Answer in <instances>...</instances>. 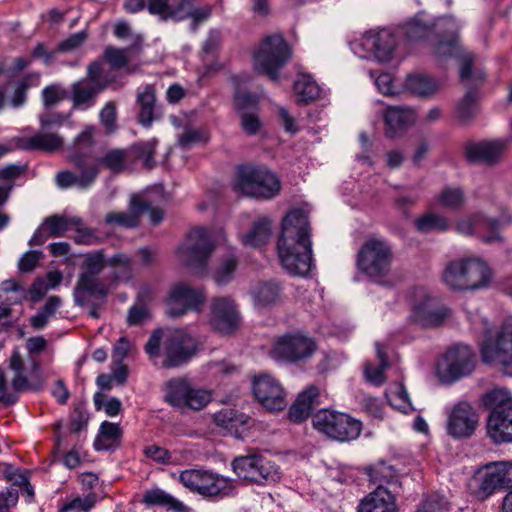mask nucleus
I'll list each match as a JSON object with an SVG mask.
<instances>
[{
	"instance_id": "6",
	"label": "nucleus",
	"mask_w": 512,
	"mask_h": 512,
	"mask_svg": "<svg viewBox=\"0 0 512 512\" xmlns=\"http://www.w3.org/2000/svg\"><path fill=\"white\" fill-rule=\"evenodd\" d=\"M233 187L245 196L268 200L279 194L281 183L268 168L247 164L238 167Z\"/></svg>"
},
{
	"instance_id": "61",
	"label": "nucleus",
	"mask_w": 512,
	"mask_h": 512,
	"mask_svg": "<svg viewBox=\"0 0 512 512\" xmlns=\"http://www.w3.org/2000/svg\"><path fill=\"white\" fill-rule=\"evenodd\" d=\"M157 140L152 139L147 142L135 144L133 151L135 152L136 158L143 161V164L147 168H152L155 165L154 154L157 146Z\"/></svg>"
},
{
	"instance_id": "42",
	"label": "nucleus",
	"mask_w": 512,
	"mask_h": 512,
	"mask_svg": "<svg viewBox=\"0 0 512 512\" xmlns=\"http://www.w3.org/2000/svg\"><path fill=\"white\" fill-rule=\"evenodd\" d=\"M214 423L228 431L237 432L239 427L248 425L250 417L232 408H224L213 415Z\"/></svg>"
},
{
	"instance_id": "9",
	"label": "nucleus",
	"mask_w": 512,
	"mask_h": 512,
	"mask_svg": "<svg viewBox=\"0 0 512 512\" xmlns=\"http://www.w3.org/2000/svg\"><path fill=\"white\" fill-rule=\"evenodd\" d=\"M291 58V51L282 36L266 37L254 53V69L259 74L267 75L271 80L278 79V71Z\"/></svg>"
},
{
	"instance_id": "31",
	"label": "nucleus",
	"mask_w": 512,
	"mask_h": 512,
	"mask_svg": "<svg viewBox=\"0 0 512 512\" xmlns=\"http://www.w3.org/2000/svg\"><path fill=\"white\" fill-rule=\"evenodd\" d=\"M456 231L463 236L477 237L482 242L483 236L490 232V216L482 212L462 216L456 222Z\"/></svg>"
},
{
	"instance_id": "5",
	"label": "nucleus",
	"mask_w": 512,
	"mask_h": 512,
	"mask_svg": "<svg viewBox=\"0 0 512 512\" xmlns=\"http://www.w3.org/2000/svg\"><path fill=\"white\" fill-rule=\"evenodd\" d=\"M178 480L189 491L207 499L219 500L236 493L233 479L205 468L181 471Z\"/></svg>"
},
{
	"instance_id": "58",
	"label": "nucleus",
	"mask_w": 512,
	"mask_h": 512,
	"mask_svg": "<svg viewBox=\"0 0 512 512\" xmlns=\"http://www.w3.org/2000/svg\"><path fill=\"white\" fill-rule=\"evenodd\" d=\"M96 495L90 493L84 497H74L67 500L60 508L59 512H89L96 505Z\"/></svg>"
},
{
	"instance_id": "16",
	"label": "nucleus",
	"mask_w": 512,
	"mask_h": 512,
	"mask_svg": "<svg viewBox=\"0 0 512 512\" xmlns=\"http://www.w3.org/2000/svg\"><path fill=\"white\" fill-rule=\"evenodd\" d=\"M448 313V309L432 299L426 289L417 287L412 290L410 318L417 325L424 328L439 326Z\"/></svg>"
},
{
	"instance_id": "60",
	"label": "nucleus",
	"mask_w": 512,
	"mask_h": 512,
	"mask_svg": "<svg viewBox=\"0 0 512 512\" xmlns=\"http://www.w3.org/2000/svg\"><path fill=\"white\" fill-rule=\"evenodd\" d=\"M68 91L60 84H51L42 90V102L46 108H51L67 99Z\"/></svg>"
},
{
	"instance_id": "22",
	"label": "nucleus",
	"mask_w": 512,
	"mask_h": 512,
	"mask_svg": "<svg viewBox=\"0 0 512 512\" xmlns=\"http://www.w3.org/2000/svg\"><path fill=\"white\" fill-rule=\"evenodd\" d=\"M210 323L220 333L230 334L240 325L237 305L230 297H218L211 303Z\"/></svg>"
},
{
	"instance_id": "8",
	"label": "nucleus",
	"mask_w": 512,
	"mask_h": 512,
	"mask_svg": "<svg viewBox=\"0 0 512 512\" xmlns=\"http://www.w3.org/2000/svg\"><path fill=\"white\" fill-rule=\"evenodd\" d=\"M486 403L492 411L487 421V435L495 444L512 442V396L509 391L496 388L486 394Z\"/></svg>"
},
{
	"instance_id": "52",
	"label": "nucleus",
	"mask_w": 512,
	"mask_h": 512,
	"mask_svg": "<svg viewBox=\"0 0 512 512\" xmlns=\"http://www.w3.org/2000/svg\"><path fill=\"white\" fill-rule=\"evenodd\" d=\"M386 397L393 408L404 414H408L414 410L408 392L402 384H397L395 387L391 388L386 393Z\"/></svg>"
},
{
	"instance_id": "34",
	"label": "nucleus",
	"mask_w": 512,
	"mask_h": 512,
	"mask_svg": "<svg viewBox=\"0 0 512 512\" xmlns=\"http://www.w3.org/2000/svg\"><path fill=\"white\" fill-rule=\"evenodd\" d=\"M319 395L320 391L316 386H309L301 392L290 407L289 418L298 423L307 419L319 404Z\"/></svg>"
},
{
	"instance_id": "56",
	"label": "nucleus",
	"mask_w": 512,
	"mask_h": 512,
	"mask_svg": "<svg viewBox=\"0 0 512 512\" xmlns=\"http://www.w3.org/2000/svg\"><path fill=\"white\" fill-rule=\"evenodd\" d=\"M40 83V74L31 73L26 75L22 80L17 83L14 94L11 97V104L14 107H20L26 101V94L31 86H37Z\"/></svg>"
},
{
	"instance_id": "25",
	"label": "nucleus",
	"mask_w": 512,
	"mask_h": 512,
	"mask_svg": "<svg viewBox=\"0 0 512 512\" xmlns=\"http://www.w3.org/2000/svg\"><path fill=\"white\" fill-rule=\"evenodd\" d=\"M479 422L477 412L466 402H460L451 411L447 421V432L450 436L461 439L470 437Z\"/></svg>"
},
{
	"instance_id": "35",
	"label": "nucleus",
	"mask_w": 512,
	"mask_h": 512,
	"mask_svg": "<svg viewBox=\"0 0 512 512\" xmlns=\"http://www.w3.org/2000/svg\"><path fill=\"white\" fill-rule=\"evenodd\" d=\"M319 395L320 391L316 386H309L301 392L290 407L289 418L298 423L307 419L319 404Z\"/></svg>"
},
{
	"instance_id": "18",
	"label": "nucleus",
	"mask_w": 512,
	"mask_h": 512,
	"mask_svg": "<svg viewBox=\"0 0 512 512\" xmlns=\"http://www.w3.org/2000/svg\"><path fill=\"white\" fill-rule=\"evenodd\" d=\"M316 350L314 339L300 334H287L276 340L271 356L276 360L297 362L310 358Z\"/></svg>"
},
{
	"instance_id": "63",
	"label": "nucleus",
	"mask_w": 512,
	"mask_h": 512,
	"mask_svg": "<svg viewBox=\"0 0 512 512\" xmlns=\"http://www.w3.org/2000/svg\"><path fill=\"white\" fill-rule=\"evenodd\" d=\"M208 133L204 129H186L178 137V144L182 148H189L195 144L205 143L208 141Z\"/></svg>"
},
{
	"instance_id": "26",
	"label": "nucleus",
	"mask_w": 512,
	"mask_h": 512,
	"mask_svg": "<svg viewBox=\"0 0 512 512\" xmlns=\"http://www.w3.org/2000/svg\"><path fill=\"white\" fill-rule=\"evenodd\" d=\"M108 86V82L94 83L90 80L80 79L71 86L70 99L74 108L89 109L96 104V98Z\"/></svg>"
},
{
	"instance_id": "27",
	"label": "nucleus",
	"mask_w": 512,
	"mask_h": 512,
	"mask_svg": "<svg viewBox=\"0 0 512 512\" xmlns=\"http://www.w3.org/2000/svg\"><path fill=\"white\" fill-rule=\"evenodd\" d=\"M357 512H398V506L395 496L387 488L376 487L360 500Z\"/></svg>"
},
{
	"instance_id": "37",
	"label": "nucleus",
	"mask_w": 512,
	"mask_h": 512,
	"mask_svg": "<svg viewBox=\"0 0 512 512\" xmlns=\"http://www.w3.org/2000/svg\"><path fill=\"white\" fill-rule=\"evenodd\" d=\"M386 135L395 137L398 133L406 130L415 121L414 111L407 107L391 106L384 114Z\"/></svg>"
},
{
	"instance_id": "64",
	"label": "nucleus",
	"mask_w": 512,
	"mask_h": 512,
	"mask_svg": "<svg viewBox=\"0 0 512 512\" xmlns=\"http://www.w3.org/2000/svg\"><path fill=\"white\" fill-rule=\"evenodd\" d=\"M99 119L107 133H112L116 130L117 110L115 102L109 101L105 104L100 110Z\"/></svg>"
},
{
	"instance_id": "20",
	"label": "nucleus",
	"mask_w": 512,
	"mask_h": 512,
	"mask_svg": "<svg viewBox=\"0 0 512 512\" xmlns=\"http://www.w3.org/2000/svg\"><path fill=\"white\" fill-rule=\"evenodd\" d=\"M256 399L269 411H281L286 405V392L280 382L269 374H260L253 379Z\"/></svg>"
},
{
	"instance_id": "29",
	"label": "nucleus",
	"mask_w": 512,
	"mask_h": 512,
	"mask_svg": "<svg viewBox=\"0 0 512 512\" xmlns=\"http://www.w3.org/2000/svg\"><path fill=\"white\" fill-rule=\"evenodd\" d=\"M503 151L501 141L471 143L465 147V156L469 162L492 164L501 158Z\"/></svg>"
},
{
	"instance_id": "13",
	"label": "nucleus",
	"mask_w": 512,
	"mask_h": 512,
	"mask_svg": "<svg viewBox=\"0 0 512 512\" xmlns=\"http://www.w3.org/2000/svg\"><path fill=\"white\" fill-rule=\"evenodd\" d=\"M105 266L102 252H92L85 255L83 267L74 290V301L77 305H84L92 298H106V290L98 279V274Z\"/></svg>"
},
{
	"instance_id": "24",
	"label": "nucleus",
	"mask_w": 512,
	"mask_h": 512,
	"mask_svg": "<svg viewBox=\"0 0 512 512\" xmlns=\"http://www.w3.org/2000/svg\"><path fill=\"white\" fill-rule=\"evenodd\" d=\"M485 469L478 487L481 500L488 498L498 489L512 487V463H489Z\"/></svg>"
},
{
	"instance_id": "62",
	"label": "nucleus",
	"mask_w": 512,
	"mask_h": 512,
	"mask_svg": "<svg viewBox=\"0 0 512 512\" xmlns=\"http://www.w3.org/2000/svg\"><path fill=\"white\" fill-rule=\"evenodd\" d=\"M403 30L408 40L416 41L424 38L428 34L430 26L425 24L420 18V15H418L414 19L405 23Z\"/></svg>"
},
{
	"instance_id": "15",
	"label": "nucleus",
	"mask_w": 512,
	"mask_h": 512,
	"mask_svg": "<svg viewBox=\"0 0 512 512\" xmlns=\"http://www.w3.org/2000/svg\"><path fill=\"white\" fill-rule=\"evenodd\" d=\"M480 351L485 363L501 366L512 364V316L507 317L501 329L495 333L486 329Z\"/></svg>"
},
{
	"instance_id": "1",
	"label": "nucleus",
	"mask_w": 512,
	"mask_h": 512,
	"mask_svg": "<svg viewBox=\"0 0 512 512\" xmlns=\"http://www.w3.org/2000/svg\"><path fill=\"white\" fill-rule=\"evenodd\" d=\"M445 29L435 47V56L439 60L454 57L459 60V76L466 92L458 104V115L463 120L470 119L475 113V103L479 97L477 87L485 79V71L476 65V56L462 49L458 40L459 24L452 17L444 18L439 24Z\"/></svg>"
},
{
	"instance_id": "2",
	"label": "nucleus",
	"mask_w": 512,
	"mask_h": 512,
	"mask_svg": "<svg viewBox=\"0 0 512 512\" xmlns=\"http://www.w3.org/2000/svg\"><path fill=\"white\" fill-rule=\"evenodd\" d=\"M277 251L283 268L290 274H310L314 267L311 226L308 215L303 210L293 209L284 217Z\"/></svg>"
},
{
	"instance_id": "4",
	"label": "nucleus",
	"mask_w": 512,
	"mask_h": 512,
	"mask_svg": "<svg viewBox=\"0 0 512 512\" xmlns=\"http://www.w3.org/2000/svg\"><path fill=\"white\" fill-rule=\"evenodd\" d=\"M442 281L454 291H476L487 288L493 279L489 265L481 258L466 257L448 261L442 271Z\"/></svg>"
},
{
	"instance_id": "45",
	"label": "nucleus",
	"mask_w": 512,
	"mask_h": 512,
	"mask_svg": "<svg viewBox=\"0 0 512 512\" xmlns=\"http://www.w3.org/2000/svg\"><path fill=\"white\" fill-rule=\"evenodd\" d=\"M510 224H512V213L507 207H502L497 217H490V232L483 236L482 242L485 244H502L504 237L500 230Z\"/></svg>"
},
{
	"instance_id": "32",
	"label": "nucleus",
	"mask_w": 512,
	"mask_h": 512,
	"mask_svg": "<svg viewBox=\"0 0 512 512\" xmlns=\"http://www.w3.org/2000/svg\"><path fill=\"white\" fill-rule=\"evenodd\" d=\"M148 202L140 197L133 196L127 212H110L105 217L107 224H115L125 228L136 227L139 217L144 210H148Z\"/></svg>"
},
{
	"instance_id": "53",
	"label": "nucleus",
	"mask_w": 512,
	"mask_h": 512,
	"mask_svg": "<svg viewBox=\"0 0 512 512\" xmlns=\"http://www.w3.org/2000/svg\"><path fill=\"white\" fill-rule=\"evenodd\" d=\"M367 474L371 482L377 487H383V484H391L396 479L395 469L384 462H379L367 469Z\"/></svg>"
},
{
	"instance_id": "12",
	"label": "nucleus",
	"mask_w": 512,
	"mask_h": 512,
	"mask_svg": "<svg viewBox=\"0 0 512 512\" xmlns=\"http://www.w3.org/2000/svg\"><path fill=\"white\" fill-rule=\"evenodd\" d=\"M164 400L181 411H199L211 401L208 390L193 386L186 378H172L165 384Z\"/></svg>"
},
{
	"instance_id": "48",
	"label": "nucleus",
	"mask_w": 512,
	"mask_h": 512,
	"mask_svg": "<svg viewBox=\"0 0 512 512\" xmlns=\"http://www.w3.org/2000/svg\"><path fill=\"white\" fill-rule=\"evenodd\" d=\"M280 292L281 287L277 282L261 283L253 291L254 302L260 307L269 306L279 300Z\"/></svg>"
},
{
	"instance_id": "40",
	"label": "nucleus",
	"mask_w": 512,
	"mask_h": 512,
	"mask_svg": "<svg viewBox=\"0 0 512 512\" xmlns=\"http://www.w3.org/2000/svg\"><path fill=\"white\" fill-rule=\"evenodd\" d=\"M190 4V0H180L177 6L171 7L169 0H147V9L151 15L158 16L161 21L170 19L181 21V12Z\"/></svg>"
},
{
	"instance_id": "57",
	"label": "nucleus",
	"mask_w": 512,
	"mask_h": 512,
	"mask_svg": "<svg viewBox=\"0 0 512 512\" xmlns=\"http://www.w3.org/2000/svg\"><path fill=\"white\" fill-rule=\"evenodd\" d=\"M61 305V298L58 296H52L50 297L46 304L44 305L43 309L39 311L36 315H34L30 323L35 329H42L44 328L48 320L51 316L55 314L57 309Z\"/></svg>"
},
{
	"instance_id": "54",
	"label": "nucleus",
	"mask_w": 512,
	"mask_h": 512,
	"mask_svg": "<svg viewBox=\"0 0 512 512\" xmlns=\"http://www.w3.org/2000/svg\"><path fill=\"white\" fill-rule=\"evenodd\" d=\"M465 194L460 187H445L438 196V202L441 206L457 210L461 209L465 204Z\"/></svg>"
},
{
	"instance_id": "50",
	"label": "nucleus",
	"mask_w": 512,
	"mask_h": 512,
	"mask_svg": "<svg viewBox=\"0 0 512 512\" xmlns=\"http://www.w3.org/2000/svg\"><path fill=\"white\" fill-rule=\"evenodd\" d=\"M44 229L47 230L50 237H62L71 226H80L81 219L77 217L66 218L59 215H53L43 222Z\"/></svg>"
},
{
	"instance_id": "3",
	"label": "nucleus",
	"mask_w": 512,
	"mask_h": 512,
	"mask_svg": "<svg viewBox=\"0 0 512 512\" xmlns=\"http://www.w3.org/2000/svg\"><path fill=\"white\" fill-rule=\"evenodd\" d=\"M197 341L181 329H155L147 343L145 352L152 361L162 356L164 368L180 367L188 363L197 353Z\"/></svg>"
},
{
	"instance_id": "10",
	"label": "nucleus",
	"mask_w": 512,
	"mask_h": 512,
	"mask_svg": "<svg viewBox=\"0 0 512 512\" xmlns=\"http://www.w3.org/2000/svg\"><path fill=\"white\" fill-rule=\"evenodd\" d=\"M393 260L390 243L381 237H369L357 254V267L369 277H381L388 273Z\"/></svg>"
},
{
	"instance_id": "17",
	"label": "nucleus",
	"mask_w": 512,
	"mask_h": 512,
	"mask_svg": "<svg viewBox=\"0 0 512 512\" xmlns=\"http://www.w3.org/2000/svg\"><path fill=\"white\" fill-rule=\"evenodd\" d=\"M9 367L13 372L11 386L15 392L39 390L44 379L38 361L29 357L25 362L18 350H14L9 360Z\"/></svg>"
},
{
	"instance_id": "14",
	"label": "nucleus",
	"mask_w": 512,
	"mask_h": 512,
	"mask_svg": "<svg viewBox=\"0 0 512 512\" xmlns=\"http://www.w3.org/2000/svg\"><path fill=\"white\" fill-rule=\"evenodd\" d=\"M214 248L212 232L204 227H195L179 246L178 254L187 266L203 272Z\"/></svg>"
},
{
	"instance_id": "49",
	"label": "nucleus",
	"mask_w": 512,
	"mask_h": 512,
	"mask_svg": "<svg viewBox=\"0 0 512 512\" xmlns=\"http://www.w3.org/2000/svg\"><path fill=\"white\" fill-rule=\"evenodd\" d=\"M139 50L140 46L138 43L127 48L107 46L104 50L103 56L114 69H121L129 63L131 54L138 52Z\"/></svg>"
},
{
	"instance_id": "11",
	"label": "nucleus",
	"mask_w": 512,
	"mask_h": 512,
	"mask_svg": "<svg viewBox=\"0 0 512 512\" xmlns=\"http://www.w3.org/2000/svg\"><path fill=\"white\" fill-rule=\"evenodd\" d=\"M313 426L331 439L346 442L359 437L362 424L346 413L329 409L319 410L313 415Z\"/></svg>"
},
{
	"instance_id": "38",
	"label": "nucleus",
	"mask_w": 512,
	"mask_h": 512,
	"mask_svg": "<svg viewBox=\"0 0 512 512\" xmlns=\"http://www.w3.org/2000/svg\"><path fill=\"white\" fill-rule=\"evenodd\" d=\"M63 138L57 133H37L31 137L18 139V148L26 151L42 150L48 153L55 152L63 147Z\"/></svg>"
},
{
	"instance_id": "51",
	"label": "nucleus",
	"mask_w": 512,
	"mask_h": 512,
	"mask_svg": "<svg viewBox=\"0 0 512 512\" xmlns=\"http://www.w3.org/2000/svg\"><path fill=\"white\" fill-rule=\"evenodd\" d=\"M376 352L379 358V366L368 364L365 366V376L369 382L374 385H381L385 381L384 370L389 366L385 347L381 343H376Z\"/></svg>"
},
{
	"instance_id": "36",
	"label": "nucleus",
	"mask_w": 512,
	"mask_h": 512,
	"mask_svg": "<svg viewBox=\"0 0 512 512\" xmlns=\"http://www.w3.org/2000/svg\"><path fill=\"white\" fill-rule=\"evenodd\" d=\"M319 395L320 391L316 386H309L301 392L290 407L289 418L298 423L307 419L319 404Z\"/></svg>"
},
{
	"instance_id": "59",
	"label": "nucleus",
	"mask_w": 512,
	"mask_h": 512,
	"mask_svg": "<svg viewBox=\"0 0 512 512\" xmlns=\"http://www.w3.org/2000/svg\"><path fill=\"white\" fill-rule=\"evenodd\" d=\"M237 264H238V261L234 255L231 254V255H228L227 257H225L222 260L218 269L214 273V276H213L214 281L218 285H223V284L228 283L233 277V273L236 270Z\"/></svg>"
},
{
	"instance_id": "33",
	"label": "nucleus",
	"mask_w": 512,
	"mask_h": 512,
	"mask_svg": "<svg viewBox=\"0 0 512 512\" xmlns=\"http://www.w3.org/2000/svg\"><path fill=\"white\" fill-rule=\"evenodd\" d=\"M319 395L320 391L316 386H309L301 392L290 407L289 418L298 423L307 419L319 404Z\"/></svg>"
},
{
	"instance_id": "44",
	"label": "nucleus",
	"mask_w": 512,
	"mask_h": 512,
	"mask_svg": "<svg viewBox=\"0 0 512 512\" xmlns=\"http://www.w3.org/2000/svg\"><path fill=\"white\" fill-rule=\"evenodd\" d=\"M143 501L148 505H158L173 509L174 512L190 511L182 502L159 488L147 490L143 495Z\"/></svg>"
},
{
	"instance_id": "19",
	"label": "nucleus",
	"mask_w": 512,
	"mask_h": 512,
	"mask_svg": "<svg viewBox=\"0 0 512 512\" xmlns=\"http://www.w3.org/2000/svg\"><path fill=\"white\" fill-rule=\"evenodd\" d=\"M205 302V294L202 289H196L186 283L174 285L170 291L166 313L169 317L183 316L188 310L199 311Z\"/></svg>"
},
{
	"instance_id": "7",
	"label": "nucleus",
	"mask_w": 512,
	"mask_h": 512,
	"mask_svg": "<svg viewBox=\"0 0 512 512\" xmlns=\"http://www.w3.org/2000/svg\"><path fill=\"white\" fill-rule=\"evenodd\" d=\"M231 468L238 478L259 486L271 485L281 479L279 466L254 449L245 455L236 456L231 462Z\"/></svg>"
},
{
	"instance_id": "39",
	"label": "nucleus",
	"mask_w": 512,
	"mask_h": 512,
	"mask_svg": "<svg viewBox=\"0 0 512 512\" xmlns=\"http://www.w3.org/2000/svg\"><path fill=\"white\" fill-rule=\"evenodd\" d=\"M138 121L150 127L156 118V92L152 85H145L137 91Z\"/></svg>"
},
{
	"instance_id": "30",
	"label": "nucleus",
	"mask_w": 512,
	"mask_h": 512,
	"mask_svg": "<svg viewBox=\"0 0 512 512\" xmlns=\"http://www.w3.org/2000/svg\"><path fill=\"white\" fill-rule=\"evenodd\" d=\"M95 132L96 128L90 125L76 137L71 153V160L76 167H89V162L98 161L90 154L95 144Z\"/></svg>"
},
{
	"instance_id": "43",
	"label": "nucleus",
	"mask_w": 512,
	"mask_h": 512,
	"mask_svg": "<svg viewBox=\"0 0 512 512\" xmlns=\"http://www.w3.org/2000/svg\"><path fill=\"white\" fill-rule=\"evenodd\" d=\"M294 92L298 103L308 104L321 94V88L310 75H300L294 83Z\"/></svg>"
},
{
	"instance_id": "23",
	"label": "nucleus",
	"mask_w": 512,
	"mask_h": 512,
	"mask_svg": "<svg viewBox=\"0 0 512 512\" xmlns=\"http://www.w3.org/2000/svg\"><path fill=\"white\" fill-rule=\"evenodd\" d=\"M439 369L444 371L445 376L451 381L470 374L474 369L471 348L463 344L453 346L444 355Z\"/></svg>"
},
{
	"instance_id": "55",
	"label": "nucleus",
	"mask_w": 512,
	"mask_h": 512,
	"mask_svg": "<svg viewBox=\"0 0 512 512\" xmlns=\"http://www.w3.org/2000/svg\"><path fill=\"white\" fill-rule=\"evenodd\" d=\"M415 224L417 229L423 233L444 232L449 229L448 220L444 216L433 213L418 218Z\"/></svg>"
},
{
	"instance_id": "21",
	"label": "nucleus",
	"mask_w": 512,
	"mask_h": 512,
	"mask_svg": "<svg viewBox=\"0 0 512 512\" xmlns=\"http://www.w3.org/2000/svg\"><path fill=\"white\" fill-rule=\"evenodd\" d=\"M396 47L394 34L387 29L367 32L359 44V48L369 52L370 55H361L362 58L373 57L379 63H386L393 57Z\"/></svg>"
},
{
	"instance_id": "41",
	"label": "nucleus",
	"mask_w": 512,
	"mask_h": 512,
	"mask_svg": "<svg viewBox=\"0 0 512 512\" xmlns=\"http://www.w3.org/2000/svg\"><path fill=\"white\" fill-rule=\"evenodd\" d=\"M122 430L119 424L104 421L94 441V448L98 451L115 449L120 444Z\"/></svg>"
},
{
	"instance_id": "46",
	"label": "nucleus",
	"mask_w": 512,
	"mask_h": 512,
	"mask_svg": "<svg viewBox=\"0 0 512 512\" xmlns=\"http://www.w3.org/2000/svg\"><path fill=\"white\" fill-rule=\"evenodd\" d=\"M405 88L414 95L426 97L434 94L438 85L436 81L426 75L414 74L407 77Z\"/></svg>"
},
{
	"instance_id": "47",
	"label": "nucleus",
	"mask_w": 512,
	"mask_h": 512,
	"mask_svg": "<svg viewBox=\"0 0 512 512\" xmlns=\"http://www.w3.org/2000/svg\"><path fill=\"white\" fill-rule=\"evenodd\" d=\"M270 236L271 223L268 219L261 218L254 223L251 230L243 238V242L245 245L257 248L265 245L270 239Z\"/></svg>"
},
{
	"instance_id": "28",
	"label": "nucleus",
	"mask_w": 512,
	"mask_h": 512,
	"mask_svg": "<svg viewBox=\"0 0 512 512\" xmlns=\"http://www.w3.org/2000/svg\"><path fill=\"white\" fill-rule=\"evenodd\" d=\"M79 174L70 171H60L56 175V183L60 188H68L78 186L80 188L89 187L96 179L99 173V162H89V167H77Z\"/></svg>"
}]
</instances>
